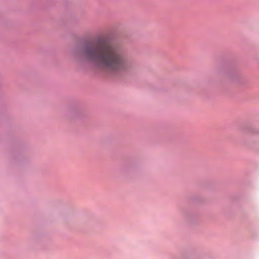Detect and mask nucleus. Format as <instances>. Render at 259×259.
I'll return each instance as SVG.
<instances>
[{
	"mask_svg": "<svg viewBox=\"0 0 259 259\" xmlns=\"http://www.w3.org/2000/svg\"><path fill=\"white\" fill-rule=\"evenodd\" d=\"M78 55L81 59L112 72H129L136 66L124 50L101 40L87 44Z\"/></svg>",
	"mask_w": 259,
	"mask_h": 259,
	"instance_id": "obj_1",
	"label": "nucleus"
}]
</instances>
